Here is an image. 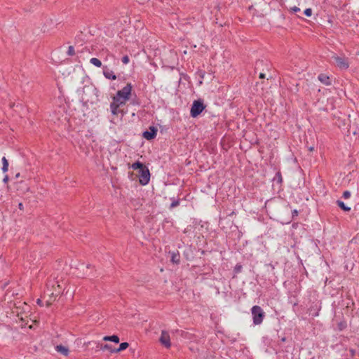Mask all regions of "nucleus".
I'll list each match as a JSON object with an SVG mask.
<instances>
[{
    "mask_svg": "<svg viewBox=\"0 0 359 359\" xmlns=\"http://www.w3.org/2000/svg\"><path fill=\"white\" fill-rule=\"evenodd\" d=\"M304 13L307 17H310V16H311V15H312V9H311V8H306V9L304 11Z\"/></svg>",
    "mask_w": 359,
    "mask_h": 359,
    "instance_id": "23",
    "label": "nucleus"
},
{
    "mask_svg": "<svg viewBox=\"0 0 359 359\" xmlns=\"http://www.w3.org/2000/svg\"><path fill=\"white\" fill-rule=\"evenodd\" d=\"M298 215V211L297 210H293L292 212V216H297Z\"/></svg>",
    "mask_w": 359,
    "mask_h": 359,
    "instance_id": "30",
    "label": "nucleus"
},
{
    "mask_svg": "<svg viewBox=\"0 0 359 359\" xmlns=\"http://www.w3.org/2000/svg\"><path fill=\"white\" fill-rule=\"evenodd\" d=\"M119 107H120V106H118V104H116L114 103L113 102H111L110 104V109H111L112 114L117 115L121 111L119 110Z\"/></svg>",
    "mask_w": 359,
    "mask_h": 359,
    "instance_id": "13",
    "label": "nucleus"
},
{
    "mask_svg": "<svg viewBox=\"0 0 359 359\" xmlns=\"http://www.w3.org/2000/svg\"><path fill=\"white\" fill-rule=\"evenodd\" d=\"M112 102L116 104H118V106H123L126 104V100L116 95L115 96L113 97Z\"/></svg>",
    "mask_w": 359,
    "mask_h": 359,
    "instance_id": "11",
    "label": "nucleus"
},
{
    "mask_svg": "<svg viewBox=\"0 0 359 359\" xmlns=\"http://www.w3.org/2000/svg\"><path fill=\"white\" fill-rule=\"evenodd\" d=\"M337 205L341 208L343 210L346 211V212H348L351 210V208L350 207H348L345 205V203L340 201V200H337Z\"/></svg>",
    "mask_w": 359,
    "mask_h": 359,
    "instance_id": "16",
    "label": "nucleus"
},
{
    "mask_svg": "<svg viewBox=\"0 0 359 359\" xmlns=\"http://www.w3.org/2000/svg\"><path fill=\"white\" fill-rule=\"evenodd\" d=\"M160 342L166 348H169L171 345L170 335L168 332L163 330L160 337Z\"/></svg>",
    "mask_w": 359,
    "mask_h": 359,
    "instance_id": "6",
    "label": "nucleus"
},
{
    "mask_svg": "<svg viewBox=\"0 0 359 359\" xmlns=\"http://www.w3.org/2000/svg\"><path fill=\"white\" fill-rule=\"evenodd\" d=\"M130 61L129 57L128 55H125L122 57V62L125 65H127Z\"/></svg>",
    "mask_w": 359,
    "mask_h": 359,
    "instance_id": "26",
    "label": "nucleus"
},
{
    "mask_svg": "<svg viewBox=\"0 0 359 359\" xmlns=\"http://www.w3.org/2000/svg\"><path fill=\"white\" fill-rule=\"evenodd\" d=\"M47 306H49L50 305V304L49 302H47Z\"/></svg>",
    "mask_w": 359,
    "mask_h": 359,
    "instance_id": "38",
    "label": "nucleus"
},
{
    "mask_svg": "<svg viewBox=\"0 0 359 359\" xmlns=\"http://www.w3.org/2000/svg\"><path fill=\"white\" fill-rule=\"evenodd\" d=\"M55 349L57 352L62 353L65 356H67L69 354V349L62 345H57L55 347Z\"/></svg>",
    "mask_w": 359,
    "mask_h": 359,
    "instance_id": "12",
    "label": "nucleus"
},
{
    "mask_svg": "<svg viewBox=\"0 0 359 359\" xmlns=\"http://www.w3.org/2000/svg\"><path fill=\"white\" fill-rule=\"evenodd\" d=\"M242 270V266L241 264H236L234 268V271L238 273H240Z\"/></svg>",
    "mask_w": 359,
    "mask_h": 359,
    "instance_id": "24",
    "label": "nucleus"
},
{
    "mask_svg": "<svg viewBox=\"0 0 359 359\" xmlns=\"http://www.w3.org/2000/svg\"><path fill=\"white\" fill-rule=\"evenodd\" d=\"M103 340L104 341H112V342H114V343H119V337L117 336V335H112V336H105L103 337Z\"/></svg>",
    "mask_w": 359,
    "mask_h": 359,
    "instance_id": "14",
    "label": "nucleus"
},
{
    "mask_svg": "<svg viewBox=\"0 0 359 359\" xmlns=\"http://www.w3.org/2000/svg\"><path fill=\"white\" fill-rule=\"evenodd\" d=\"M262 62V61H260V63ZM259 63V62H256V65H258V64Z\"/></svg>",
    "mask_w": 359,
    "mask_h": 359,
    "instance_id": "36",
    "label": "nucleus"
},
{
    "mask_svg": "<svg viewBox=\"0 0 359 359\" xmlns=\"http://www.w3.org/2000/svg\"><path fill=\"white\" fill-rule=\"evenodd\" d=\"M132 86L130 83H128L125 87H123L121 90L117 91L116 95L124 99L125 100H128L130 96L131 95Z\"/></svg>",
    "mask_w": 359,
    "mask_h": 359,
    "instance_id": "5",
    "label": "nucleus"
},
{
    "mask_svg": "<svg viewBox=\"0 0 359 359\" xmlns=\"http://www.w3.org/2000/svg\"><path fill=\"white\" fill-rule=\"evenodd\" d=\"M2 163H3V166H2V171L4 172H6L8 170V160L6 158V157H3L2 159Z\"/></svg>",
    "mask_w": 359,
    "mask_h": 359,
    "instance_id": "19",
    "label": "nucleus"
},
{
    "mask_svg": "<svg viewBox=\"0 0 359 359\" xmlns=\"http://www.w3.org/2000/svg\"><path fill=\"white\" fill-rule=\"evenodd\" d=\"M259 77V79H264L265 74L264 73H260Z\"/></svg>",
    "mask_w": 359,
    "mask_h": 359,
    "instance_id": "32",
    "label": "nucleus"
},
{
    "mask_svg": "<svg viewBox=\"0 0 359 359\" xmlns=\"http://www.w3.org/2000/svg\"><path fill=\"white\" fill-rule=\"evenodd\" d=\"M157 133V129L151 126L149 130L144 131L142 136L147 140H151L156 137Z\"/></svg>",
    "mask_w": 359,
    "mask_h": 359,
    "instance_id": "7",
    "label": "nucleus"
},
{
    "mask_svg": "<svg viewBox=\"0 0 359 359\" xmlns=\"http://www.w3.org/2000/svg\"><path fill=\"white\" fill-rule=\"evenodd\" d=\"M75 54L74 48L72 46H69L67 50V55L72 56Z\"/></svg>",
    "mask_w": 359,
    "mask_h": 359,
    "instance_id": "22",
    "label": "nucleus"
},
{
    "mask_svg": "<svg viewBox=\"0 0 359 359\" xmlns=\"http://www.w3.org/2000/svg\"><path fill=\"white\" fill-rule=\"evenodd\" d=\"M18 208L20 210H23V204L22 203H20L18 205Z\"/></svg>",
    "mask_w": 359,
    "mask_h": 359,
    "instance_id": "33",
    "label": "nucleus"
},
{
    "mask_svg": "<svg viewBox=\"0 0 359 359\" xmlns=\"http://www.w3.org/2000/svg\"><path fill=\"white\" fill-rule=\"evenodd\" d=\"M346 327V323L345 321H341L337 324V328L339 331L344 330Z\"/></svg>",
    "mask_w": 359,
    "mask_h": 359,
    "instance_id": "21",
    "label": "nucleus"
},
{
    "mask_svg": "<svg viewBox=\"0 0 359 359\" xmlns=\"http://www.w3.org/2000/svg\"><path fill=\"white\" fill-rule=\"evenodd\" d=\"M290 11L294 13H296L300 11V8L297 6H293L290 8Z\"/></svg>",
    "mask_w": 359,
    "mask_h": 359,
    "instance_id": "25",
    "label": "nucleus"
},
{
    "mask_svg": "<svg viewBox=\"0 0 359 359\" xmlns=\"http://www.w3.org/2000/svg\"><path fill=\"white\" fill-rule=\"evenodd\" d=\"M90 62L92 65H95V67H100L102 66V62H101V61H100L99 59L96 58V57H93V58H91V59L90 60Z\"/></svg>",
    "mask_w": 359,
    "mask_h": 359,
    "instance_id": "20",
    "label": "nucleus"
},
{
    "mask_svg": "<svg viewBox=\"0 0 359 359\" xmlns=\"http://www.w3.org/2000/svg\"><path fill=\"white\" fill-rule=\"evenodd\" d=\"M171 262L174 264H178L180 262V256L178 252H172L171 254Z\"/></svg>",
    "mask_w": 359,
    "mask_h": 359,
    "instance_id": "15",
    "label": "nucleus"
},
{
    "mask_svg": "<svg viewBox=\"0 0 359 359\" xmlns=\"http://www.w3.org/2000/svg\"><path fill=\"white\" fill-rule=\"evenodd\" d=\"M36 303H37L39 305H40V306H41V305H42V301H41L40 299H37Z\"/></svg>",
    "mask_w": 359,
    "mask_h": 359,
    "instance_id": "34",
    "label": "nucleus"
},
{
    "mask_svg": "<svg viewBox=\"0 0 359 359\" xmlns=\"http://www.w3.org/2000/svg\"><path fill=\"white\" fill-rule=\"evenodd\" d=\"M253 323L260 325L265 316L263 309L259 306H254L251 309Z\"/></svg>",
    "mask_w": 359,
    "mask_h": 359,
    "instance_id": "2",
    "label": "nucleus"
},
{
    "mask_svg": "<svg viewBox=\"0 0 359 359\" xmlns=\"http://www.w3.org/2000/svg\"><path fill=\"white\" fill-rule=\"evenodd\" d=\"M318 80L325 86L331 85V80L330 77L325 74H320L318 76Z\"/></svg>",
    "mask_w": 359,
    "mask_h": 359,
    "instance_id": "9",
    "label": "nucleus"
},
{
    "mask_svg": "<svg viewBox=\"0 0 359 359\" xmlns=\"http://www.w3.org/2000/svg\"><path fill=\"white\" fill-rule=\"evenodd\" d=\"M276 177L278 178V182L281 183L282 182V176H281L280 172H278L276 173Z\"/></svg>",
    "mask_w": 359,
    "mask_h": 359,
    "instance_id": "29",
    "label": "nucleus"
},
{
    "mask_svg": "<svg viewBox=\"0 0 359 359\" xmlns=\"http://www.w3.org/2000/svg\"><path fill=\"white\" fill-rule=\"evenodd\" d=\"M19 176H20V173H18V174L15 175V177H16V178H18V177H19Z\"/></svg>",
    "mask_w": 359,
    "mask_h": 359,
    "instance_id": "35",
    "label": "nucleus"
},
{
    "mask_svg": "<svg viewBox=\"0 0 359 359\" xmlns=\"http://www.w3.org/2000/svg\"><path fill=\"white\" fill-rule=\"evenodd\" d=\"M205 109L203 102L201 100H194L190 111L191 116L197 117Z\"/></svg>",
    "mask_w": 359,
    "mask_h": 359,
    "instance_id": "3",
    "label": "nucleus"
},
{
    "mask_svg": "<svg viewBox=\"0 0 359 359\" xmlns=\"http://www.w3.org/2000/svg\"><path fill=\"white\" fill-rule=\"evenodd\" d=\"M139 182L142 185H146L149 183L150 180V172L147 167L143 168L139 171Z\"/></svg>",
    "mask_w": 359,
    "mask_h": 359,
    "instance_id": "4",
    "label": "nucleus"
},
{
    "mask_svg": "<svg viewBox=\"0 0 359 359\" xmlns=\"http://www.w3.org/2000/svg\"><path fill=\"white\" fill-rule=\"evenodd\" d=\"M103 74L106 79L111 80L116 79V76L114 74V72L109 69L107 66L103 67Z\"/></svg>",
    "mask_w": 359,
    "mask_h": 359,
    "instance_id": "8",
    "label": "nucleus"
},
{
    "mask_svg": "<svg viewBox=\"0 0 359 359\" xmlns=\"http://www.w3.org/2000/svg\"><path fill=\"white\" fill-rule=\"evenodd\" d=\"M144 167H146V166L140 161H137V162L134 163L133 164H132V165H131V168L133 170L139 169L140 170L143 169V168H144Z\"/></svg>",
    "mask_w": 359,
    "mask_h": 359,
    "instance_id": "17",
    "label": "nucleus"
},
{
    "mask_svg": "<svg viewBox=\"0 0 359 359\" xmlns=\"http://www.w3.org/2000/svg\"><path fill=\"white\" fill-rule=\"evenodd\" d=\"M351 196V193L350 191H344L343 193V197L345 198V199H347V198H349Z\"/></svg>",
    "mask_w": 359,
    "mask_h": 359,
    "instance_id": "27",
    "label": "nucleus"
},
{
    "mask_svg": "<svg viewBox=\"0 0 359 359\" xmlns=\"http://www.w3.org/2000/svg\"><path fill=\"white\" fill-rule=\"evenodd\" d=\"M129 346V344L127 342H123L119 345L118 348H115V353L121 352L126 349Z\"/></svg>",
    "mask_w": 359,
    "mask_h": 359,
    "instance_id": "18",
    "label": "nucleus"
},
{
    "mask_svg": "<svg viewBox=\"0 0 359 359\" xmlns=\"http://www.w3.org/2000/svg\"><path fill=\"white\" fill-rule=\"evenodd\" d=\"M4 182L6 183L8 181V176L6 175L3 180Z\"/></svg>",
    "mask_w": 359,
    "mask_h": 359,
    "instance_id": "31",
    "label": "nucleus"
},
{
    "mask_svg": "<svg viewBox=\"0 0 359 359\" xmlns=\"http://www.w3.org/2000/svg\"><path fill=\"white\" fill-rule=\"evenodd\" d=\"M331 59L333 60L334 64L340 69L344 70L349 67V60L344 55H338L337 54H334Z\"/></svg>",
    "mask_w": 359,
    "mask_h": 359,
    "instance_id": "1",
    "label": "nucleus"
},
{
    "mask_svg": "<svg viewBox=\"0 0 359 359\" xmlns=\"http://www.w3.org/2000/svg\"><path fill=\"white\" fill-rule=\"evenodd\" d=\"M179 205H180V201H174L170 204V208H175V207L178 206Z\"/></svg>",
    "mask_w": 359,
    "mask_h": 359,
    "instance_id": "28",
    "label": "nucleus"
},
{
    "mask_svg": "<svg viewBox=\"0 0 359 359\" xmlns=\"http://www.w3.org/2000/svg\"><path fill=\"white\" fill-rule=\"evenodd\" d=\"M97 347L102 351L108 350L110 353H115V348H113L111 345L107 344H98Z\"/></svg>",
    "mask_w": 359,
    "mask_h": 359,
    "instance_id": "10",
    "label": "nucleus"
},
{
    "mask_svg": "<svg viewBox=\"0 0 359 359\" xmlns=\"http://www.w3.org/2000/svg\"><path fill=\"white\" fill-rule=\"evenodd\" d=\"M309 150H310V151H313V147H311V148L309 149Z\"/></svg>",
    "mask_w": 359,
    "mask_h": 359,
    "instance_id": "37",
    "label": "nucleus"
}]
</instances>
